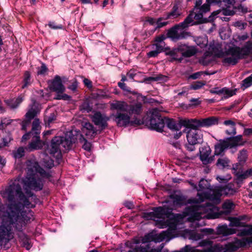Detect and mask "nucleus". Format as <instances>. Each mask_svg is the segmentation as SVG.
I'll return each mask as SVG.
<instances>
[{
    "mask_svg": "<svg viewBox=\"0 0 252 252\" xmlns=\"http://www.w3.org/2000/svg\"><path fill=\"white\" fill-rule=\"evenodd\" d=\"M77 87L78 83L77 81H75L74 82L72 83L71 85H70L68 87V89L72 90L73 92H75L76 90Z\"/></svg>",
    "mask_w": 252,
    "mask_h": 252,
    "instance_id": "59",
    "label": "nucleus"
},
{
    "mask_svg": "<svg viewBox=\"0 0 252 252\" xmlns=\"http://www.w3.org/2000/svg\"><path fill=\"white\" fill-rule=\"evenodd\" d=\"M39 111L37 108L35 106H32L26 114V118L30 122L32 119H33L38 113H39Z\"/></svg>",
    "mask_w": 252,
    "mask_h": 252,
    "instance_id": "31",
    "label": "nucleus"
},
{
    "mask_svg": "<svg viewBox=\"0 0 252 252\" xmlns=\"http://www.w3.org/2000/svg\"><path fill=\"white\" fill-rule=\"evenodd\" d=\"M40 121L38 119L35 118L32 122V129L31 131L33 136H39L41 126Z\"/></svg>",
    "mask_w": 252,
    "mask_h": 252,
    "instance_id": "30",
    "label": "nucleus"
},
{
    "mask_svg": "<svg viewBox=\"0 0 252 252\" xmlns=\"http://www.w3.org/2000/svg\"><path fill=\"white\" fill-rule=\"evenodd\" d=\"M222 208L226 214H228L234 208V204L230 200H227L223 203Z\"/></svg>",
    "mask_w": 252,
    "mask_h": 252,
    "instance_id": "38",
    "label": "nucleus"
},
{
    "mask_svg": "<svg viewBox=\"0 0 252 252\" xmlns=\"http://www.w3.org/2000/svg\"><path fill=\"white\" fill-rule=\"evenodd\" d=\"M197 197V198L194 197L187 200L186 197L182 195L173 194L170 195L173 204L176 206L192 205L189 220L194 223L197 227H199L204 225L205 222L204 221H202L199 223L196 221L205 218L208 219V215L217 210V208L214 205H208L207 206L199 205V204L204 201L203 192L198 193Z\"/></svg>",
    "mask_w": 252,
    "mask_h": 252,
    "instance_id": "3",
    "label": "nucleus"
},
{
    "mask_svg": "<svg viewBox=\"0 0 252 252\" xmlns=\"http://www.w3.org/2000/svg\"><path fill=\"white\" fill-rule=\"evenodd\" d=\"M127 252H158V251L155 249L149 250V247L147 246L145 248L143 247L134 248L133 250H129Z\"/></svg>",
    "mask_w": 252,
    "mask_h": 252,
    "instance_id": "39",
    "label": "nucleus"
},
{
    "mask_svg": "<svg viewBox=\"0 0 252 252\" xmlns=\"http://www.w3.org/2000/svg\"><path fill=\"white\" fill-rule=\"evenodd\" d=\"M161 20H162V18H160L157 21V28H161L164 26H166L167 24V22H161L160 21Z\"/></svg>",
    "mask_w": 252,
    "mask_h": 252,
    "instance_id": "57",
    "label": "nucleus"
},
{
    "mask_svg": "<svg viewBox=\"0 0 252 252\" xmlns=\"http://www.w3.org/2000/svg\"><path fill=\"white\" fill-rule=\"evenodd\" d=\"M20 240L23 247H25L28 250H30L32 247L29 239L24 234L19 236Z\"/></svg>",
    "mask_w": 252,
    "mask_h": 252,
    "instance_id": "37",
    "label": "nucleus"
},
{
    "mask_svg": "<svg viewBox=\"0 0 252 252\" xmlns=\"http://www.w3.org/2000/svg\"><path fill=\"white\" fill-rule=\"evenodd\" d=\"M42 147V143L40 140L39 136H33L31 142L29 144L28 148L30 150L39 149Z\"/></svg>",
    "mask_w": 252,
    "mask_h": 252,
    "instance_id": "25",
    "label": "nucleus"
},
{
    "mask_svg": "<svg viewBox=\"0 0 252 252\" xmlns=\"http://www.w3.org/2000/svg\"><path fill=\"white\" fill-rule=\"evenodd\" d=\"M160 111L157 108H152L148 112L149 124L152 129L162 132L164 127V121L161 118Z\"/></svg>",
    "mask_w": 252,
    "mask_h": 252,
    "instance_id": "8",
    "label": "nucleus"
},
{
    "mask_svg": "<svg viewBox=\"0 0 252 252\" xmlns=\"http://www.w3.org/2000/svg\"><path fill=\"white\" fill-rule=\"evenodd\" d=\"M12 154L15 158H20L24 156L25 150L23 147H19L14 150Z\"/></svg>",
    "mask_w": 252,
    "mask_h": 252,
    "instance_id": "42",
    "label": "nucleus"
},
{
    "mask_svg": "<svg viewBox=\"0 0 252 252\" xmlns=\"http://www.w3.org/2000/svg\"><path fill=\"white\" fill-rule=\"evenodd\" d=\"M228 148H229V147L226 140L220 141L215 146V155H221L224 153L225 150Z\"/></svg>",
    "mask_w": 252,
    "mask_h": 252,
    "instance_id": "21",
    "label": "nucleus"
},
{
    "mask_svg": "<svg viewBox=\"0 0 252 252\" xmlns=\"http://www.w3.org/2000/svg\"><path fill=\"white\" fill-rule=\"evenodd\" d=\"M229 148L237 146H242L245 144L246 141H244L241 135H238L231 138L226 139Z\"/></svg>",
    "mask_w": 252,
    "mask_h": 252,
    "instance_id": "18",
    "label": "nucleus"
},
{
    "mask_svg": "<svg viewBox=\"0 0 252 252\" xmlns=\"http://www.w3.org/2000/svg\"><path fill=\"white\" fill-rule=\"evenodd\" d=\"M11 120L7 119H3L1 120L0 123V129L4 128L8 125L10 124Z\"/></svg>",
    "mask_w": 252,
    "mask_h": 252,
    "instance_id": "48",
    "label": "nucleus"
},
{
    "mask_svg": "<svg viewBox=\"0 0 252 252\" xmlns=\"http://www.w3.org/2000/svg\"><path fill=\"white\" fill-rule=\"evenodd\" d=\"M12 140V139L10 134H8L5 137L1 138V141H2L4 147L7 146L8 143H9Z\"/></svg>",
    "mask_w": 252,
    "mask_h": 252,
    "instance_id": "50",
    "label": "nucleus"
},
{
    "mask_svg": "<svg viewBox=\"0 0 252 252\" xmlns=\"http://www.w3.org/2000/svg\"><path fill=\"white\" fill-rule=\"evenodd\" d=\"M92 121L96 125L104 129L108 126L107 122L110 120V117L105 114L100 112H96L91 117Z\"/></svg>",
    "mask_w": 252,
    "mask_h": 252,
    "instance_id": "13",
    "label": "nucleus"
},
{
    "mask_svg": "<svg viewBox=\"0 0 252 252\" xmlns=\"http://www.w3.org/2000/svg\"><path fill=\"white\" fill-rule=\"evenodd\" d=\"M48 70L47 67L45 64L42 63L40 67L38 68L37 74L38 75H44Z\"/></svg>",
    "mask_w": 252,
    "mask_h": 252,
    "instance_id": "47",
    "label": "nucleus"
},
{
    "mask_svg": "<svg viewBox=\"0 0 252 252\" xmlns=\"http://www.w3.org/2000/svg\"><path fill=\"white\" fill-rule=\"evenodd\" d=\"M50 89L58 94H62L65 90V87L63 85L61 79L56 75L54 79L48 82Z\"/></svg>",
    "mask_w": 252,
    "mask_h": 252,
    "instance_id": "14",
    "label": "nucleus"
},
{
    "mask_svg": "<svg viewBox=\"0 0 252 252\" xmlns=\"http://www.w3.org/2000/svg\"><path fill=\"white\" fill-rule=\"evenodd\" d=\"M232 225L233 226H241V222H240V221L236 219V218H233V221L232 222Z\"/></svg>",
    "mask_w": 252,
    "mask_h": 252,
    "instance_id": "63",
    "label": "nucleus"
},
{
    "mask_svg": "<svg viewBox=\"0 0 252 252\" xmlns=\"http://www.w3.org/2000/svg\"><path fill=\"white\" fill-rule=\"evenodd\" d=\"M80 107L81 111L86 112H89L92 109V107L87 101L84 102Z\"/></svg>",
    "mask_w": 252,
    "mask_h": 252,
    "instance_id": "45",
    "label": "nucleus"
},
{
    "mask_svg": "<svg viewBox=\"0 0 252 252\" xmlns=\"http://www.w3.org/2000/svg\"><path fill=\"white\" fill-rule=\"evenodd\" d=\"M178 47L182 57H190L194 55L196 53L195 48L192 46L181 44L179 45Z\"/></svg>",
    "mask_w": 252,
    "mask_h": 252,
    "instance_id": "16",
    "label": "nucleus"
},
{
    "mask_svg": "<svg viewBox=\"0 0 252 252\" xmlns=\"http://www.w3.org/2000/svg\"><path fill=\"white\" fill-rule=\"evenodd\" d=\"M192 122L195 125H191L190 126L194 127H210L218 124L219 119L216 117H210L204 119H191Z\"/></svg>",
    "mask_w": 252,
    "mask_h": 252,
    "instance_id": "11",
    "label": "nucleus"
},
{
    "mask_svg": "<svg viewBox=\"0 0 252 252\" xmlns=\"http://www.w3.org/2000/svg\"><path fill=\"white\" fill-rule=\"evenodd\" d=\"M231 179V176L230 175H227L226 177L224 176H218L217 177V179L220 182H224L225 183L227 182L229 180Z\"/></svg>",
    "mask_w": 252,
    "mask_h": 252,
    "instance_id": "52",
    "label": "nucleus"
},
{
    "mask_svg": "<svg viewBox=\"0 0 252 252\" xmlns=\"http://www.w3.org/2000/svg\"><path fill=\"white\" fill-rule=\"evenodd\" d=\"M182 124L187 128L186 138L188 143L198 144L203 141V135L202 131L198 127L190 126L191 125H195L190 119L183 120Z\"/></svg>",
    "mask_w": 252,
    "mask_h": 252,
    "instance_id": "7",
    "label": "nucleus"
},
{
    "mask_svg": "<svg viewBox=\"0 0 252 252\" xmlns=\"http://www.w3.org/2000/svg\"><path fill=\"white\" fill-rule=\"evenodd\" d=\"M196 144H190L188 143L185 145V147L188 151L192 152L195 150L194 145Z\"/></svg>",
    "mask_w": 252,
    "mask_h": 252,
    "instance_id": "56",
    "label": "nucleus"
},
{
    "mask_svg": "<svg viewBox=\"0 0 252 252\" xmlns=\"http://www.w3.org/2000/svg\"><path fill=\"white\" fill-rule=\"evenodd\" d=\"M167 55L170 56L171 58L170 60V62L173 61H179L180 62L183 60L181 55L180 53L178 47L173 48L172 50L166 53Z\"/></svg>",
    "mask_w": 252,
    "mask_h": 252,
    "instance_id": "24",
    "label": "nucleus"
},
{
    "mask_svg": "<svg viewBox=\"0 0 252 252\" xmlns=\"http://www.w3.org/2000/svg\"><path fill=\"white\" fill-rule=\"evenodd\" d=\"M252 85V74L249 77L242 81L241 83V88L243 90L248 88Z\"/></svg>",
    "mask_w": 252,
    "mask_h": 252,
    "instance_id": "41",
    "label": "nucleus"
},
{
    "mask_svg": "<svg viewBox=\"0 0 252 252\" xmlns=\"http://www.w3.org/2000/svg\"><path fill=\"white\" fill-rule=\"evenodd\" d=\"M230 160L226 157L219 158L217 162V165L220 168H224L230 166Z\"/></svg>",
    "mask_w": 252,
    "mask_h": 252,
    "instance_id": "36",
    "label": "nucleus"
},
{
    "mask_svg": "<svg viewBox=\"0 0 252 252\" xmlns=\"http://www.w3.org/2000/svg\"><path fill=\"white\" fill-rule=\"evenodd\" d=\"M23 98L19 96L16 98L5 100V103L11 108H16L22 102Z\"/></svg>",
    "mask_w": 252,
    "mask_h": 252,
    "instance_id": "29",
    "label": "nucleus"
},
{
    "mask_svg": "<svg viewBox=\"0 0 252 252\" xmlns=\"http://www.w3.org/2000/svg\"><path fill=\"white\" fill-rule=\"evenodd\" d=\"M218 232L224 235H228L236 233V230L233 228H229L227 226H221L218 227Z\"/></svg>",
    "mask_w": 252,
    "mask_h": 252,
    "instance_id": "34",
    "label": "nucleus"
},
{
    "mask_svg": "<svg viewBox=\"0 0 252 252\" xmlns=\"http://www.w3.org/2000/svg\"><path fill=\"white\" fill-rule=\"evenodd\" d=\"M27 175L25 178H17L5 189L0 192V194L9 202H14L16 199L23 201V205L27 208H33L34 205L32 204L25 197L22 191L21 185L25 190L28 197H32L33 194L30 189L35 191L40 190L43 187L42 179L39 178L36 173H38L43 177H48L49 174L41 168L35 161L29 160L27 162Z\"/></svg>",
    "mask_w": 252,
    "mask_h": 252,
    "instance_id": "1",
    "label": "nucleus"
},
{
    "mask_svg": "<svg viewBox=\"0 0 252 252\" xmlns=\"http://www.w3.org/2000/svg\"><path fill=\"white\" fill-rule=\"evenodd\" d=\"M189 18L185 19L183 22L171 28L167 32L168 37L174 40L186 38L188 35V33L183 31L182 30L188 27L186 23L189 21Z\"/></svg>",
    "mask_w": 252,
    "mask_h": 252,
    "instance_id": "9",
    "label": "nucleus"
},
{
    "mask_svg": "<svg viewBox=\"0 0 252 252\" xmlns=\"http://www.w3.org/2000/svg\"><path fill=\"white\" fill-rule=\"evenodd\" d=\"M70 97L65 94L62 93L61 94H58L56 97L57 99H63V100H69Z\"/></svg>",
    "mask_w": 252,
    "mask_h": 252,
    "instance_id": "53",
    "label": "nucleus"
},
{
    "mask_svg": "<svg viewBox=\"0 0 252 252\" xmlns=\"http://www.w3.org/2000/svg\"><path fill=\"white\" fill-rule=\"evenodd\" d=\"M210 47L212 54L219 58H223V63L228 64H236L240 59L244 58L249 54L246 47L240 48L236 46H229L228 48L225 49L224 52L221 51L219 44H213Z\"/></svg>",
    "mask_w": 252,
    "mask_h": 252,
    "instance_id": "5",
    "label": "nucleus"
},
{
    "mask_svg": "<svg viewBox=\"0 0 252 252\" xmlns=\"http://www.w3.org/2000/svg\"><path fill=\"white\" fill-rule=\"evenodd\" d=\"M221 12L223 15H233L234 14V11L232 10H230L229 8H224L221 10H218L214 11L211 15L209 17L210 20L213 19L212 17L217 16Z\"/></svg>",
    "mask_w": 252,
    "mask_h": 252,
    "instance_id": "32",
    "label": "nucleus"
},
{
    "mask_svg": "<svg viewBox=\"0 0 252 252\" xmlns=\"http://www.w3.org/2000/svg\"><path fill=\"white\" fill-rule=\"evenodd\" d=\"M232 171L233 173L236 176V180L237 184L242 183L244 180L249 178L245 171H237L234 166L232 168Z\"/></svg>",
    "mask_w": 252,
    "mask_h": 252,
    "instance_id": "27",
    "label": "nucleus"
},
{
    "mask_svg": "<svg viewBox=\"0 0 252 252\" xmlns=\"http://www.w3.org/2000/svg\"><path fill=\"white\" fill-rule=\"evenodd\" d=\"M167 211L165 207H159L154 208L153 211L151 212H146L143 215V217L146 220H152L156 221H162L165 218V214Z\"/></svg>",
    "mask_w": 252,
    "mask_h": 252,
    "instance_id": "10",
    "label": "nucleus"
},
{
    "mask_svg": "<svg viewBox=\"0 0 252 252\" xmlns=\"http://www.w3.org/2000/svg\"><path fill=\"white\" fill-rule=\"evenodd\" d=\"M237 90L236 89H231L227 87H223L221 89L220 95L222 99H226L236 94Z\"/></svg>",
    "mask_w": 252,
    "mask_h": 252,
    "instance_id": "26",
    "label": "nucleus"
},
{
    "mask_svg": "<svg viewBox=\"0 0 252 252\" xmlns=\"http://www.w3.org/2000/svg\"><path fill=\"white\" fill-rule=\"evenodd\" d=\"M77 133L75 137L73 131H68L65 133L63 136H56L52 139L51 145L47 148V152L57 159H59L62 158L61 147L62 146L65 150H69L73 143L78 137L81 143H83L82 148L87 151L91 149V144L80 134L79 132L75 131Z\"/></svg>",
    "mask_w": 252,
    "mask_h": 252,
    "instance_id": "4",
    "label": "nucleus"
},
{
    "mask_svg": "<svg viewBox=\"0 0 252 252\" xmlns=\"http://www.w3.org/2000/svg\"><path fill=\"white\" fill-rule=\"evenodd\" d=\"M167 127L173 131H177L182 128L183 124L177 123L175 121L171 119H168L166 121Z\"/></svg>",
    "mask_w": 252,
    "mask_h": 252,
    "instance_id": "28",
    "label": "nucleus"
},
{
    "mask_svg": "<svg viewBox=\"0 0 252 252\" xmlns=\"http://www.w3.org/2000/svg\"><path fill=\"white\" fill-rule=\"evenodd\" d=\"M83 82L85 85L88 88H91L92 87V83L89 79L85 78L83 80Z\"/></svg>",
    "mask_w": 252,
    "mask_h": 252,
    "instance_id": "61",
    "label": "nucleus"
},
{
    "mask_svg": "<svg viewBox=\"0 0 252 252\" xmlns=\"http://www.w3.org/2000/svg\"><path fill=\"white\" fill-rule=\"evenodd\" d=\"M118 86L122 89V90L129 92V90L128 89L127 86H126V84H125L123 82H119L118 83Z\"/></svg>",
    "mask_w": 252,
    "mask_h": 252,
    "instance_id": "60",
    "label": "nucleus"
},
{
    "mask_svg": "<svg viewBox=\"0 0 252 252\" xmlns=\"http://www.w3.org/2000/svg\"><path fill=\"white\" fill-rule=\"evenodd\" d=\"M33 135H32V133L31 132H30L29 133H27L25 134H24L22 138V141L24 142L26 141L27 139L32 137V138Z\"/></svg>",
    "mask_w": 252,
    "mask_h": 252,
    "instance_id": "58",
    "label": "nucleus"
},
{
    "mask_svg": "<svg viewBox=\"0 0 252 252\" xmlns=\"http://www.w3.org/2000/svg\"><path fill=\"white\" fill-rule=\"evenodd\" d=\"M195 41L197 45L201 48L205 47L207 44L208 41L205 37H198L195 38Z\"/></svg>",
    "mask_w": 252,
    "mask_h": 252,
    "instance_id": "43",
    "label": "nucleus"
},
{
    "mask_svg": "<svg viewBox=\"0 0 252 252\" xmlns=\"http://www.w3.org/2000/svg\"><path fill=\"white\" fill-rule=\"evenodd\" d=\"M181 9L177 4H174L170 12H168L165 18L166 19H175L181 15Z\"/></svg>",
    "mask_w": 252,
    "mask_h": 252,
    "instance_id": "23",
    "label": "nucleus"
},
{
    "mask_svg": "<svg viewBox=\"0 0 252 252\" xmlns=\"http://www.w3.org/2000/svg\"><path fill=\"white\" fill-rule=\"evenodd\" d=\"M164 37L163 36H158L156 38L155 43L152 45L153 49L161 53L164 51L165 43L164 42Z\"/></svg>",
    "mask_w": 252,
    "mask_h": 252,
    "instance_id": "20",
    "label": "nucleus"
},
{
    "mask_svg": "<svg viewBox=\"0 0 252 252\" xmlns=\"http://www.w3.org/2000/svg\"><path fill=\"white\" fill-rule=\"evenodd\" d=\"M236 191V190L233 188L232 185L230 184L223 187H216L214 189L207 188V190L203 191V195L204 200L205 199H208L209 201L211 202V203H206L205 206H207L208 205H214L217 208V210L211 212L208 215V219L211 218V216L213 213L218 211V208L216 206V205L220 203V197L222 195H233Z\"/></svg>",
    "mask_w": 252,
    "mask_h": 252,
    "instance_id": "6",
    "label": "nucleus"
},
{
    "mask_svg": "<svg viewBox=\"0 0 252 252\" xmlns=\"http://www.w3.org/2000/svg\"><path fill=\"white\" fill-rule=\"evenodd\" d=\"M125 206L129 209H133L134 207L133 203L131 201H126L124 203Z\"/></svg>",
    "mask_w": 252,
    "mask_h": 252,
    "instance_id": "64",
    "label": "nucleus"
},
{
    "mask_svg": "<svg viewBox=\"0 0 252 252\" xmlns=\"http://www.w3.org/2000/svg\"><path fill=\"white\" fill-rule=\"evenodd\" d=\"M199 12H201L202 13H206L210 11V5L206 2L204 3L202 5H201L199 8Z\"/></svg>",
    "mask_w": 252,
    "mask_h": 252,
    "instance_id": "46",
    "label": "nucleus"
},
{
    "mask_svg": "<svg viewBox=\"0 0 252 252\" xmlns=\"http://www.w3.org/2000/svg\"><path fill=\"white\" fill-rule=\"evenodd\" d=\"M48 26L50 28L52 29L57 30V29H62L63 28V26L62 25H57L54 22H50L48 24Z\"/></svg>",
    "mask_w": 252,
    "mask_h": 252,
    "instance_id": "51",
    "label": "nucleus"
},
{
    "mask_svg": "<svg viewBox=\"0 0 252 252\" xmlns=\"http://www.w3.org/2000/svg\"><path fill=\"white\" fill-rule=\"evenodd\" d=\"M82 131L88 137H94L97 132L96 128L90 123H85L82 125Z\"/></svg>",
    "mask_w": 252,
    "mask_h": 252,
    "instance_id": "17",
    "label": "nucleus"
},
{
    "mask_svg": "<svg viewBox=\"0 0 252 252\" xmlns=\"http://www.w3.org/2000/svg\"><path fill=\"white\" fill-rule=\"evenodd\" d=\"M205 85L204 81H196L193 83L190 86L189 88L191 90H196L200 89Z\"/></svg>",
    "mask_w": 252,
    "mask_h": 252,
    "instance_id": "44",
    "label": "nucleus"
},
{
    "mask_svg": "<svg viewBox=\"0 0 252 252\" xmlns=\"http://www.w3.org/2000/svg\"><path fill=\"white\" fill-rule=\"evenodd\" d=\"M221 89L220 87H215L212 88L209 90V92L210 93L212 94H216L218 95H220V93H221Z\"/></svg>",
    "mask_w": 252,
    "mask_h": 252,
    "instance_id": "54",
    "label": "nucleus"
},
{
    "mask_svg": "<svg viewBox=\"0 0 252 252\" xmlns=\"http://www.w3.org/2000/svg\"><path fill=\"white\" fill-rule=\"evenodd\" d=\"M211 153V148L207 145L199 148L200 159L203 164H207L212 161V159L209 157Z\"/></svg>",
    "mask_w": 252,
    "mask_h": 252,
    "instance_id": "15",
    "label": "nucleus"
},
{
    "mask_svg": "<svg viewBox=\"0 0 252 252\" xmlns=\"http://www.w3.org/2000/svg\"><path fill=\"white\" fill-rule=\"evenodd\" d=\"M165 233L163 232L158 235H156L155 237L151 234L145 235L142 240V243H146L153 241L156 242H160L164 240L165 235Z\"/></svg>",
    "mask_w": 252,
    "mask_h": 252,
    "instance_id": "19",
    "label": "nucleus"
},
{
    "mask_svg": "<svg viewBox=\"0 0 252 252\" xmlns=\"http://www.w3.org/2000/svg\"><path fill=\"white\" fill-rule=\"evenodd\" d=\"M167 212L165 214V218L168 219L172 221L173 227L176 228V225L179 223H181L184 219L187 216L186 213L182 214H174L172 213V210L166 207Z\"/></svg>",
    "mask_w": 252,
    "mask_h": 252,
    "instance_id": "12",
    "label": "nucleus"
},
{
    "mask_svg": "<svg viewBox=\"0 0 252 252\" xmlns=\"http://www.w3.org/2000/svg\"><path fill=\"white\" fill-rule=\"evenodd\" d=\"M248 154L247 150L243 149L239 151L238 155V160L240 164H244L248 159Z\"/></svg>",
    "mask_w": 252,
    "mask_h": 252,
    "instance_id": "35",
    "label": "nucleus"
},
{
    "mask_svg": "<svg viewBox=\"0 0 252 252\" xmlns=\"http://www.w3.org/2000/svg\"><path fill=\"white\" fill-rule=\"evenodd\" d=\"M224 125L225 126H231V130L226 129L225 132L226 134L229 135H235L236 133L235 123L231 120H226L223 122Z\"/></svg>",
    "mask_w": 252,
    "mask_h": 252,
    "instance_id": "33",
    "label": "nucleus"
},
{
    "mask_svg": "<svg viewBox=\"0 0 252 252\" xmlns=\"http://www.w3.org/2000/svg\"><path fill=\"white\" fill-rule=\"evenodd\" d=\"M55 119L56 116L54 114H51L50 116L48 117L47 120L48 125H50L51 123H52L54 120H55Z\"/></svg>",
    "mask_w": 252,
    "mask_h": 252,
    "instance_id": "62",
    "label": "nucleus"
},
{
    "mask_svg": "<svg viewBox=\"0 0 252 252\" xmlns=\"http://www.w3.org/2000/svg\"><path fill=\"white\" fill-rule=\"evenodd\" d=\"M207 183V181L204 180H201L199 183V189L197 188L198 191L203 190L207 187L206 184Z\"/></svg>",
    "mask_w": 252,
    "mask_h": 252,
    "instance_id": "49",
    "label": "nucleus"
},
{
    "mask_svg": "<svg viewBox=\"0 0 252 252\" xmlns=\"http://www.w3.org/2000/svg\"><path fill=\"white\" fill-rule=\"evenodd\" d=\"M31 84V74L30 72L27 71L24 73L23 85L22 86V89H24Z\"/></svg>",
    "mask_w": 252,
    "mask_h": 252,
    "instance_id": "40",
    "label": "nucleus"
},
{
    "mask_svg": "<svg viewBox=\"0 0 252 252\" xmlns=\"http://www.w3.org/2000/svg\"><path fill=\"white\" fill-rule=\"evenodd\" d=\"M189 18V21L188 22L187 25L189 27V25H192L193 24V19H195L197 22L201 23L203 19V13L199 12L198 13H195L194 12H191L186 19Z\"/></svg>",
    "mask_w": 252,
    "mask_h": 252,
    "instance_id": "22",
    "label": "nucleus"
},
{
    "mask_svg": "<svg viewBox=\"0 0 252 252\" xmlns=\"http://www.w3.org/2000/svg\"><path fill=\"white\" fill-rule=\"evenodd\" d=\"M159 54V52H158L154 49L152 51L148 52L147 56L148 58L156 57Z\"/></svg>",
    "mask_w": 252,
    "mask_h": 252,
    "instance_id": "55",
    "label": "nucleus"
},
{
    "mask_svg": "<svg viewBox=\"0 0 252 252\" xmlns=\"http://www.w3.org/2000/svg\"><path fill=\"white\" fill-rule=\"evenodd\" d=\"M110 109L117 111L116 114H112L110 117L113 118L118 126L126 127L133 124H140V120L136 117L143 111L140 102L128 104L124 101L115 100L110 102Z\"/></svg>",
    "mask_w": 252,
    "mask_h": 252,
    "instance_id": "2",
    "label": "nucleus"
}]
</instances>
